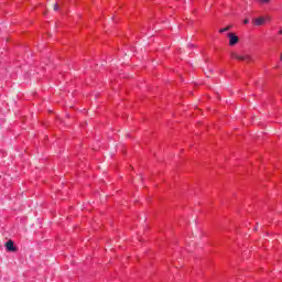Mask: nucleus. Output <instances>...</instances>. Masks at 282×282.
<instances>
[{
    "label": "nucleus",
    "mask_w": 282,
    "mask_h": 282,
    "mask_svg": "<svg viewBox=\"0 0 282 282\" xmlns=\"http://www.w3.org/2000/svg\"><path fill=\"white\" fill-rule=\"evenodd\" d=\"M230 56L231 58H235L236 61H241L242 63H250L252 61V55L248 53L231 52Z\"/></svg>",
    "instance_id": "obj_1"
},
{
    "label": "nucleus",
    "mask_w": 282,
    "mask_h": 282,
    "mask_svg": "<svg viewBox=\"0 0 282 282\" xmlns=\"http://www.w3.org/2000/svg\"><path fill=\"white\" fill-rule=\"evenodd\" d=\"M227 37L229 39V46L230 47H235V45H237V43H239V36H237V34L235 33H228Z\"/></svg>",
    "instance_id": "obj_2"
},
{
    "label": "nucleus",
    "mask_w": 282,
    "mask_h": 282,
    "mask_svg": "<svg viewBox=\"0 0 282 282\" xmlns=\"http://www.w3.org/2000/svg\"><path fill=\"white\" fill-rule=\"evenodd\" d=\"M252 23H253V25H257V26L265 25V18H263V17L254 18L252 20Z\"/></svg>",
    "instance_id": "obj_3"
},
{
    "label": "nucleus",
    "mask_w": 282,
    "mask_h": 282,
    "mask_svg": "<svg viewBox=\"0 0 282 282\" xmlns=\"http://www.w3.org/2000/svg\"><path fill=\"white\" fill-rule=\"evenodd\" d=\"M4 246L9 252H17V247H14V241L9 240L6 242Z\"/></svg>",
    "instance_id": "obj_4"
},
{
    "label": "nucleus",
    "mask_w": 282,
    "mask_h": 282,
    "mask_svg": "<svg viewBox=\"0 0 282 282\" xmlns=\"http://www.w3.org/2000/svg\"><path fill=\"white\" fill-rule=\"evenodd\" d=\"M229 30H232V25H231V24L227 25V26L224 28V29H220V30H219V33H220V34H224V32H229Z\"/></svg>",
    "instance_id": "obj_5"
},
{
    "label": "nucleus",
    "mask_w": 282,
    "mask_h": 282,
    "mask_svg": "<svg viewBox=\"0 0 282 282\" xmlns=\"http://www.w3.org/2000/svg\"><path fill=\"white\" fill-rule=\"evenodd\" d=\"M264 20H265V23H270V21H272V17L267 15V17L264 18Z\"/></svg>",
    "instance_id": "obj_6"
},
{
    "label": "nucleus",
    "mask_w": 282,
    "mask_h": 282,
    "mask_svg": "<svg viewBox=\"0 0 282 282\" xmlns=\"http://www.w3.org/2000/svg\"><path fill=\"white\" fill-rule=\"evenodd\" d=\"M53 10H54L55 12H58V3H55V4L53 6Z\"/></svg>",
    "instance_id": "obj_7"
},
{
    "label": "nucleus",
    "mask_w": 282,
    "mask_h": 282,
    "mask_svg": "<svg viewBox=\"0 0 282 282\" xmlns=\"http://www.w3.org/2000/svg\"><path fill=\"white\" fill-rule=\"evenodd\" d=\"M243 23H245L246 25H248V23H250V20L246 19V20L243 21Z\"/></svg>",
    "instance_id": "obj_8"
},
{
    "label": "nucleus",
    "mask_w": 282,
    "mask_h": 282,
    "mask_svg": "<svg viewBox=\"0 0 282 282\" xmlns=\"http://www.w3.org/2000/svg\"><path fill=\"white\" fill-rule=\"evenodd\" d=\"M262 3H269L270 0H260Z\"/></svg>",
    "instance_id": "obj_9"
},
{
    "label": "nucleus",
    "mask_w": 282,
    "mask_h": 282,
    "mask_svg": "<svg viewBox=\"0 0 282 282\" xmlns=\"http://www.w3.org/2000/svg\"><path fill=\"white\" fill-rule=\"evenodd\" d=\"M278 34H280V36H282V29L280 31H278Z\"/></svg>",
    "instance_id": "obj_10"
},
{
    "label": "nucleus",
    "mask_w": 282,
    "mask_h": 282,
    "mask_svg": "<svg viewBox=\"0 0 282 282\" xmlns=\"http://www.w3.org/2000/svg\"><path fill=\"white\" fill-rule=\"evenodd\" d=\"M280 61L282 62V53H281V55H280Z\"/></svg>",
    "instance_id": "obj_11"
},
{
    "label": "nucleus",
    "mask_w": 282,
    "mask_h": 282,
    "mask_svg": "<svg viewBox=\"0 0 282 282\" xmlns=\"http://www.w3.org/2000/svg\"><path fill=\"white\" fill-rule=\"evenodd\" d=\"M126 56H129V54H126Z\"/></svg>",
    "instance_id": "obj_12"
}]
</instances>
